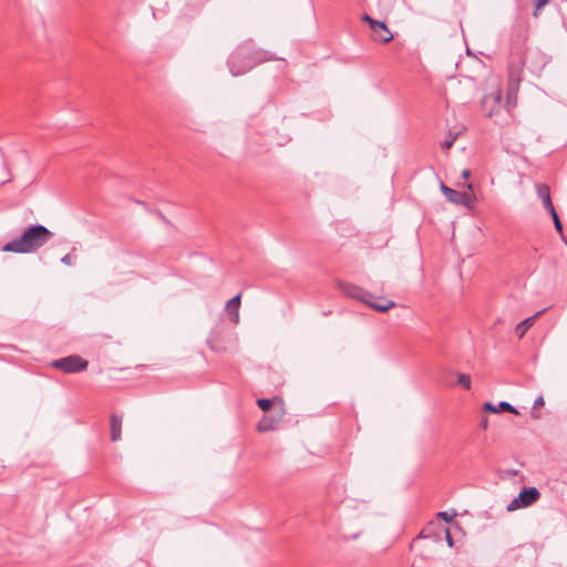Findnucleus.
Segmentation results:
<instances>
[{"label": "nucleus", "instance_id": "f257e3e1", "mask_svg": "<svg viewBox=\"0 0 567 567\" xmlns=\"http://www.w3.org/2000/svg\"><path fill=\"white\" fill-rule=\"evenodd\" d=\"M53 237V233L43 225H30L22 234L8 241L2 250L14 254H31L35 252L44 245H47Z\"/></svg>", "mask_w": 567, "mask_h": 567}, {"label": "nucleus", "instance_id": "f03ea898", "mask_svg": "<svg viewBox=\"0 0 567 567\" xmlns=\"http://www.w3.org/2000/svg\"><path fill=\"white\" fill-rule=\"evenodd\" d=\"M266 51H255L249 43L238 47L229 56L228 68L234 76L241 75L262 61L274 60Z\"/></svg>", "mask_w": 567, "mask_h": 567}, {"label": "nucleus", "instance_id": "7ed1b4c3", "mask_svg": "<svg viewBox=\"0 0 567 567\" xmlns=\"http://www.w3.org/2000/svg\"><path fill=\"white\" fill-rule=\"evenodd\" d=\"M466 187L468 192H458L446 186L444 183L441 184V190L449 202L470 208L475 202V196L472 192V184H466Z\"/></svg>", "mask_w": 567, "mask_h": 567}, {"label": "nucleus", "instance_id": "20e7f679", "mask_svg": "<svg viewBox=\"0 0 567 567\" xmlns=\"http://www.w3.org/2000/svg\"><path fill=\"white\" fill-rule=\"evenodd\" d=\"M89 362L80 355L73 354L51 362V367L65 373H78L86 370Z\"/></svg>", "mask_w": 567, "mask_h": 567}, {"label": "nucleus", "instance_id": "39448f33", "mask_svg": "<svg viewBox=\"0 0 567 567\" xmlns=\"http://www.w3.org/2000/svg\"><path fill=\"white\" fill-rule=\"evenodd\" d=\"M502 109V91L497 85L482 99V110L487 117L496 115Z\"/></svg>", "mask_w": 567, "mask_h": 567}, {"label": "nucleus", "instance_id": "423d86ee", "mask_svg": "<svg viewBox=\"0 0 567 567\" xmlns=\"http://www.w3.org/2000/svg\"><path fill=\"white\" fill-rule=\"evenodd\" d=\"M540 497V493L536 487H526L515 497L508 505L507 511L513 512L523 507L530 506Z\"/></svg>", "mask_w": 567, "mask_h": 567}, {"label": "nucleus", "instance_id": "0eeeda50", "mask_svg": "<svg viewBox=\"0 0 567 567\" xmlns=\"http://www.w3.org/2000/svg\"><path fill=\"white\" fill-rule=\"evenodd\" d=\"M339 288L346 296L362 301L363 303H365L367 298L371 297L368 291L353 284L340 282Z\"/></svg>", "mask_w": 567, "mask_h": 567}, {"label": "nucleus", "instance_id": "6e6552de", "mask_svg": "<svg viewBox=\"0 0 567 567\" xmlns=\"http://www.w3.org/2000/svg\"><path fill=\"white\" fill-rule=\"evenodd\" d=\"M373 32V40L382 43H388L393 39L392 33L388 29L386 24L382 21H375L371 27Z\"/></svg>", "mask_w": 567, "mask_h": 567}, {"label": "nucleus", "instance_id": "1a4fd4ad", "mask_svg": "<svg viewBox=\"0 0 567 567\" xmlns=\"http://www.w3.org/2000/svg\"><path fill=\"white\" fill-rule=\"evenodd\" d=\"M241 293L236 295L226 303V311L228 313L229 320L238 324L239 323V307H240Z\"/></svg>", "mask_w": 567, "mask_h": 567}, {"label": "nucleus", "instance_id": "9d476101", "mask_svg": "<svg viewBox=\"0 0 567 567\" xmlns=\"http://www.w3.org/2000/svg\"><path fill=\"white\" fill-rule=\"evenodd\" d=\"M365 305H368L371 309L379 311V312H386L390 309L395 307V302L392 300H389L384 297H377L373 300H370L367 298Z\"/></svg>", "mask_w": 567, "mask_h": 567}, {"label": "nucleus", "instance_id": "9b49d317", "mask_svg": "<svg viewBox=\"0 0 567 567\" xmlns=\"http://www.w3.org/2000/svg\"><path fill=\"white\" fill-rule=\"evenodd\" d=\"M548 308H545L543 310H539L538 312H536L534 316L532 317H528L526 318L525 320H523L522 322H519L516 328H515V334L518 337V339H522L526 332L528 331L529 328H532V326L534 324L535 320L542 316L543 313H545L547 311Z\"/></svg>", "mask_w": 567, "mask_h": 567}, {"label": "nucleus", "instance_id": "f8f14e48", "mask_svg": "<svg viewBox=\"0 0 567 567\" xmlns=\"http://www.w3.org/2000/svg\"><path fill=\"white\" fill-rule=\"evenodd\" d=\"M483 408L485 411H488L492 413H498V412L504 411V412H509L513 414H518V411L506 401H502L497 405L493 404L492 402H485Z\"/></svg>", "mask_w": 567, "mask_h": 567}, {"label": "nucleus", "instance_id": "ddd939ff", "mask_svg": "<svg viewBox=\"0 0 567 567\" xmlns=\"http://www.w3.org/2000/svg\"><path fill=\"white\" fill-rule=\"evenodd\" d=\"M537 195L542 199L543 205L546 210H553L554 205L550 198V190L546 184H537L536 186Z\"/></svg>", "mask_w": 567, "mask_h": 567}, {"label": "nucleus", "instance_id": "4468645a", "mask_svg": "<svg viewBox=\"0 0 567 567\" xmlns=\"http://www.w3.org/2000/svg\"><path fill=\"white\" fill-rule=\"evenodd\" d=\"M122 435V417L112 414L111 416V440L116 442L121 439Z\"/></svg>", "mask_w": 567, "mask_h": 567}, {"label": "nucleus", "instance_id": "2eb2a0df", "mask_svg": "<svg viewBox=\"0 0 567 567\" xmlns=\"http://www.w3.org/2000/svg\"><path fill=\"white\" fill-rule=\"evenodd\" d=\"M280 420V416L277 417V419H274L271 416H264L258 425H257V429L259 432H268V431H271L276 427V424L279 422Z\"/></svg>", "mask_w": 567, "mask_h": 567}, {"label": "nucleus", "instance_id": "dca6fc26", "mask_svg": "<svg viewBox=\"0 0 567 567\" xmlns=\"http://www.w3.org/2000/svg\"><path fill=\"white\" fill-rule=\"evenodd\" d=\"M458 385L464 388L465 390L471 389V377L465 373H457V382Z\"/></svg>", "mask_w": 567, "mask_h": 567}, {"label": "nucleus", "instance_id": "f3484780", "mask_svg": "<svg viewBox=\"0 0 567 567\" xmlns=\"http://www.w3.org/2000/svg\"><path fill=\"white\" fill-rule=\"evenodd\" d=\"M547 212L553 217L556 230L563 236V225H561V221H560V219H559V217H558V215L556 213L555 207L553 208V210H547Z\"/></svg>", "mask_w": 567, "mask_h": 567}, {"label": "nucleus", "instance_id": "a211bd4d", "mask_svg": "<svg viewBox=\"0 0 567 567\" xmlns=\"http://www.w3.org/2000/svg\"><path fill=\"white\" fill-rule=\"evenodd\" d=\"M518 83L514 81V79L511 76L509 79V85H508V93H507V103H511L512 95L516 93Z\"/></svg>", "mask_w": 567, "mask_h": 567}, {"label": "nucleus", "instance_id": "6ab92c4d", "mask_svg": "<svg viewBox=\"0 0 567 567\" xmlns=\"http://www.w3.org/2000/svg\"><path fill=\"white\" fill-rule=\"evenodd\" d=\"M257 405L264 411H268L270 410L271 405H272V400L270 399H258L257 400Z\"/></svg>", "mask_w": 567, "mask_h": 567}, {"label": "nucleus", "instance_id": "aec40b11", "mask_svg": "<svg viewBox=\"0 0 567 567\" xmlns=\"http://www.w3.org/2000/svg\"><path fill=\"white\" fill-rule=\"evenodd\" d=\"M456 140V135L449 134V137L441 143L443 150H450Z\"/></svg>", "mask_w": 567, "mask_h": 567}, {"label": "nucleus", "instance_id": "412c9836", "mask_svg": "<svg viewBox=\"0 0 567 567\" xmlns=\"http://www.w3.org/2000/svg\"><path fill=\"white\" fill-rule=\"evenodd\" d=\"M76 250L75 247L72 248L71 252L66 254L65 256H63L61 258V262L66 265V266H72L73 265V256L72 254Z\"/></svg>", "mask_w": 567, "mask_h": 567}, {"label": "nucleus", "instance_id": "4be33fe9", "mask_svg": "<svg viewBox=\"0 0 567 567\" xmlns=\"http://www.w3.org/2000/svg\"><path fill=\"white\" fill-rule=\"evenodd\" d=\"M437 516L442 518L444 522L450 523L456 516V513L449 514L447 512H440Z\"/></svg>", "mask_w": 567, "mask_h": 567}, {"label": "nucleus", "instance_id": "5701e85b", "mask_svg": "<svg viewBox=\"0 0 567 567\" xmlns=\"http://www.w3.org/2000/svg\"><path fill=\"white\" fill-rule=\"evenodd\" d=\"M545 404V401H544V398L543 396H538L536 398V400L534 401V408L537 409V408H540Z\"/></svg>", "mask_w": 567, "mask_h": 567}, {"label": "nucleus", "instance_id": "b1692460", "mask_svg": "<svg viewBox=\"0 0 567 567\" xmlns=\"http://www.w3.org/2000/svg\"><path fill=\"white\" fill-rule=\"evenodd\" d=\"M445 536H446V542H447L449 546L452 547L454 545V542H453L452 535L447 528L445 529Z\"/></svg>", "mask_w": 567, "mask_h": 567}, {"label": "nucleus", "instance_id": "393cba45", "mask_svg": "<svg viewBox=\"0 0 567 567\" xmlns=\"http://www.w3.org/2000/svg\"><path fill=\"white\" fill-rule=\"evenodd\" d=\"M362 20H363V21H365V22H368V23L370 24V28H371V27L373 25V23L377 21V20L372 19L369 14H364V16L362 17Z\"/></svg>", "mask_w": 567, "mask_h": 567}, {"label": "nucleus", "instance_id": "a878e982", "mask_svg": "<svg viewBox=\"0 0 567 567\" xmlns=\"http://www.w3.org/2000/svg\"><path fill=\"white\" fill-rule=\"evenodd\" d=\"M549 0H535L536 9H540L546 3H548Z\"/></svg>", "mask_w": 567, "mask_h": 567}, {"label": "nucleus", "instance_id": "bb28decb", "mask_svg": "<svg viewBox=\"0 0 567 567\" xmlns=\"http://www.w3.org/2000/svg\"><path fill=\"white\" fill-rule=\"evenodd\" d=\"M481 427L484 429V430H486L488 427V420H487V417H483L481 420Z\"/></svg>", "mask_w": 567, "mask_h": 567}, {"label": "nucleus", "instance_id": "cd10ccee", "mask_svg": "<svg viewBox=\"0 0 567 567\" xmlns=\"http://www.w3.org/2000/svg\"><path fill=\"white\" fill-rule=\"evenodd\" d=\"M470 176H471V171L470 169H464L462 172L463 179H467V178H470Z\"/></svg>", "mask_w": 567, "mask_h": 567}, {"label": "nucleus", "instance_id": "c85d7f7f", "mask_svg": "<svg viewBox=\"0 0 567 567\" xmlns=\"http://www.w3.org/2000/svg\"><path fill=\"white\" fill-rule=\"evenodd\" d=\"M357 538V535H353V536H349V537H344V539H355Z\"/></svg>", "mask_w": 567, "mask_h": 567}]
</instances>
